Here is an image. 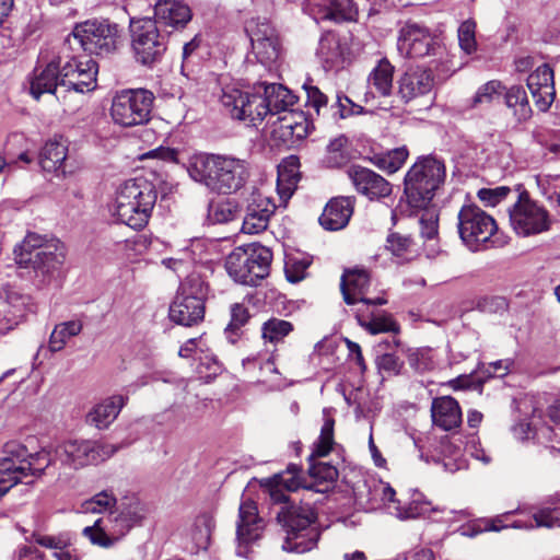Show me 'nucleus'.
Here are the masks:
<instances>
[{
	"mask_svg": "<svg viewBox=\"0 0 560 560\" xmlns=\"http://www.w3.org/2000/svg\"><path fill=\"white\" fill-rule=\"evenodd\" d=\"M296 102V96L281 84L259 83L249 89L236 84L222 88L220 103L225 112L237 120L256 126L267 115L282 114L290 110Z\"/></svg>",
	"mask_w": 560,
	"mask_h": 560,
	"instance_id": "f257e3e1",
	"label": "nucleus"
},
{
	"mask_svg": "<svg viewBox=\"0 0 560 560\" xmlns=\"http://www.w3.org/2000/svg\"><path fill=\"white\" fill-rule=\"evenodd\" d=\"M158 200L155 185L138 176L120 183L107 205L109 215L118 223L141 230L148 223Z\"/></svg>",
	"mask_w": 560,
	"mask_h": 560,
	"instance_id": "f03ea898",
	"label": "nucleus"
},
{
	"mask_svg": "<svg viewBox=\"0 0 560 560\" xmlns=\"http://www.w3.org/2000/svg\"><path fill=\"white\" fill-rule=\"evenodd\" d=\"M189 176L218 194H233L240 190L249 177L245 160L224 154H196L190 159Z\"/></svg>",
	"mask_w": 560,
	"mask_h": 560,
	"instance_id": "7ed1b4c3",
	"label": "nucleus"
},
{
	"mask_svg": "<svg viewBox=\"0 0 560 560\" xmlns=\"http://www.w3.org/2000/svg\"><path fill=\"white\" fill-rule=\"evenodd\" d=\"M15 261L20 266H32L43 284H48L60 275L66 259V246L57 238L28 233L14 248Z\"/></svg>",
	"mask_w": 560,
	"mask_h": 560,
	"instance_id": "20e7f679",
	"label": "nucleus"
},
{
	"mask_svg": "<svg viewBox=\"0 0 560 560\" xmlns=\"http://www.w3.org/2000/svg\"><path fill=\"white\" fill-rule=\"evenodd\" d=\"M445 178L444 164L432 156L418 160L407 172L404 194L411 209H422L430 205L434 191Z\"/></svg>",
	"mask_w": 560,
	"mask_h": 560,
	"instance_id": "39448f33",
	"label": "nucleus"
},
{
	"mask_svg": "<svg viewBox=\"0 0 560 560\" xmlns=\"http://www.w3.org/2000/svg\"><path fill=\"white\" fill-rule=\"evenodd\" d=\"M272 253L260 244L236 247L225 259L229 276L237 283L255 287L267 278Z\"/></svg>",
	"mask_w": 560,
	"mask_h": 560,
	"instance_id": "423d86ee",
	"label": "nucleus"
},
{
	"mask_svg": "<svg viewBox=\"0 0 560 560\" xmlns=\"http://www.w3.org/2000/svg\"><path fill=\"white\" fill-rule=\"evenodd\" d=\"M316 513L308 504L282 509L278 513V521L285 530L282 548L289 552L304 553L314 549L319 538V530L314 525Z\"/></svg>",
	"mask_w": 560,
	"mask_h": 560,
	"instance_id": "0eeeda50",
	"label": "nucleus"
},
{
	"mask_svg": "<svg viewBox=\"0 0 560 560\" xmlns=\"http://www.w3.org/2000/svg\"><path fill=\"white\" fill-rule=\"evenodd\" d=\"M457 230L463 244L470 252H479L494 245L498 225L492 215L477 205H464L457 214Z\"/></svg>",
	"mask_w": 560,
	"mask_h": 560,
	"instance_id": "6e6552de",
	"label": "nucleus"
},
{
	"mask_svg": "<svg viewBox=\"0 0 560 560\" xmlns=\"http://www.w3.org/2000/svg\"><path fill=\"white\" fill-rule=\"evenodd\" d=\"M154 95L145 89H125L115 93L109 108L115 125L124 128L149 122Z\"/></svg>",
	"mask_w": 560,
	"mask_h": 560,
	"instance_id": "1a4fd4ad",
	"label": "nucleus"
},
{
	"mask_svg": "<svg viewBox=\"0 0 560 560\" xmlns=\"http://www.w3.org/2000/svg\"><path fill=\"white\" fill-rule=\"evenodd\" d=\"M208 285L199 275H189L179 285L170 306V318L176 324L191 326L203 319Z\"/></svg>",
	"mask_w": 560,
	"mask_h": 560,
	"instance_id": "9d476101",
	"label": "nucleus"
},
{
	"mask_svg": "<svg viewBox=\"0 0 560 560\" xmlns=\"http://www.w3.org/2000/svg\"><path fill=\"white\" fill-rule=\"evenodd\" d=\"M115 451L109 444H98L88 440H68L55 447V462H58L59 468L77 470L105 460Z\"/></svg>",
	"mask_w": 560,
	"mask_h": 560,
	"instance_id": "9b49d317",
	"label": "nucleus"
},
{
	"mask_svg": "<svg viewBox=\"0 0 560 560\" xmlns=\"http://www.w3.org/2000/svg\"><path fill=\"white\" fill-rule=\"evenodd\" d=\"M510 224L518 236H533L550 229L548 211L533 200L527 192L517 194V199L509 209Z\"/></svg>",
	"mask_w": 560,
	"mask_h": 560,
	"instance_id": "f8f14e48",
	"label": "nucleus"
},
{
	"mask_svg": "<svg viewBox=\"0 0 560 560\" xmlns=\"http://www.w3.org/2000/svg\"><path fill=\"white\" fill-rule=\"evenodd\" d=\"M131 47L136 59L143 65H151L166 50V40L151 18H132L129 23Z\"/></svg>",
	"mask_w": 560,
	"mask_h": 560,
	"instance_id": "ddd939ff",
	"label": "nucleus"
},
{
	"mask_svg": "<svg viewBox=\"0 0 560 560\" xmlns=\"http://www.w3.org/2000/svg\"><path fill=\"white\" fill-rule=\"evenodd\" d=\"M72 36L90 54H109L117 48L119 28L108 20L92 19L78 23Z\"/></svg>",
	"mask_w": 560,
	"mask_h": 560,
	"instance_id": "4468645a",
	"label": "nucleus"
},
{
	"mask_svg": "<svg viewBox=\"0 0 560 560\" xmlns=\"http://www.w3.org/2000/svg\"><path fill=\"white\" fill-rule=\"evenodd\" d=\"M512 432L520 441L535 439L560 453V405L549 409L547 421L542 422L540 417L533 415L529 422L522 421L513 425Z\"/></svg>",
	"mask_w": 560,
	"mask_h": 560,
	"instance_id": "2eb2a0df",
	"label": "nucleus"
},
{
	"mask_svg": "<svg viewBox=\"0 0 560 560\" xmlns=\"http://www.w3.org/2000/svg\"><path fill=\"white\" fill-rule=\"evenodd\" d=\"M397 48L407 58L438 55L442 49L440 37L428 27L408 22L399 31Z\"/></svg>",
	"mask_w": 560,
	"mask_h": 560,
	"instance_id": "dca6fc26",
	"label": "nucleus"
},
{
	"mask_svg": "<svg viewBox=\"0 0 560 560\" xmlns=\"http://www.w3.org/2000/svg\"><path fill=\"white\" fill-rule=\"evenodd\" d=\"M245 31L257 60L268 68L276 65L282 52L276 30L267 21L252 19L246 23Z\"/></svg>",
	"mask_w": 560,
	"mask_h": 560,
	"instance_id": "f3484780",
	"label": "nucleus"
},
{
	"mask_svg": "<svg viewBox=\"0 0 560 560\" xmlns=\"http://www.w3.org/2000/svg\"><path fill=\"white\" fill-rule=\"evenodd\" d=\"M98 67L88 56L72 57L61 65L60 86L77 93H88L96 89Z\"/></svg>",
	"mask_w": 560,
	"mask_h": 560,
	"instance_id": "a211bd4d",
	"label": "nucleus"
},
{
	"mask_svg": "<svg viewBox=\"0 0 560 560\" xmlns=\"http://www.w3.org/2000/svg\"><path fill=\"white\" fill-rule=\"evenodd\" d=\"M264 527L265 523L258 514L257 504L249 499L243 500L236 522L237 556H248L249 547L261 537Z\"/></svg>",
	"mask_w": 560,
	"mask_h": 560,
	"instance_id": "6ab92c4d",
	"label": "nucleus"
},
{
	"mask_svg": "<svg viewBox=\"0 0 560 560\" xmlns=\"http://www.w3.org/2000/svg\"><path fill=\"white\" fill-rule=\"evenodd\" d=\"M129 530L128 524H125L118 513L110 511L106 516L97 518L93 525L84 527L82 535L92 545L110 548L126 536Z\"/></svg>",
	"mask_w": 560,
	"mask_h": 560,
	"instance_id": "aec40b11",
	"label": "nucleus"
},
{
	"mask_svg": "<svg viewBox=\"0 0 560 560\" xmlns=\"http://www.w3.org/2000/svg\"><path fill=\"white\" fill-rule=\"evenodd\" d=\"M421 456L427 462L442 464L444 470L451 474L465 469L467 466L460 444L455 443L447 435L440 439H430L427 451L422 452Z\"/></svg>",
	"mask_w": 560,
	"mask_h": 560,
	"instance_id": "412c9836",
	"label": "nucleus"
},
{
	"mask_svg": "<svg viewBox=\"0 0 560 560\" xmlns=\"http://www.w3.org/2000/svg\"><path fill=\"white\" fill-rule=\"evenodd\" d=\"M347 175L358 194L369 200H378L392 194V184L374 171L360 165H352Z\"/></svg>",
	"mask_w": 560,
	"mask_h": 560,
	"instance_id": "4be33fe9",
	"label": "nucleus"
},
{
	"mask_svg": "<svg viewBox=\"0 0 560 560\" xmlns=\"http://www.w3.org/2000/svg\"><path fill=\"white\" fill-rule=\"evenodd\" d=\"M303 10L314 21H353L358 10L352 0H305Z\"/></svg>",
	"mask_w": 560,
	"mask_h": 560,
	"instance_id": "5701e85b",
	"label": "nucleus"
},
{
	"mask_svg": "<svg viewBox=\"0 0 560 560\" xmlns=\"http://www.w3.org/2000/svg\"><path fill=\"white\" fill-rule=\"evenodd\" d=\"M275 201L260 189L253 191L242 224L245 234H258L265 231L276 211Z\"/></svg>",
	"mask_w": 560,
	"mask_h": 560,
	"instance_id": "b1692460",
	"label": "nucleus"
},
{
	"mask_svg": "<svg viewBox=\"0 0 560 560\" xmlns=\"http://www.w3.org/2000/svg\"><path fill=\"white\" fill-rule=\"evenodd\" d=\"M23 455L24 445L19 442L11 441L3 446L0 455V498L24 479L20 469Z\"/></svg>",
	"mask_w": 560,
	"mask_h": 560,
	"instance_id": "393cba45",
	"label": "nucleus"
},
{
	"mask_svg": "<svg viewBox=\"0 0 560 560\" xmlns=\"http://www.w3.org/2000/svg\"><path fill=\"white\" fill-rule=\"evenodd\" d=\"M527 88L536 107L548 110L556 96L553 70L546 63L537 67L527 78Z\"/></svg>",
	"mask_w": 560,
	"mask_h": 560,
	"instance_id": "a878e982",
	"label": "nucleus"
},
{
	"mask_svg": "<svg viewBox=\"0 0 560 560\" xmlns=\"http://www.w3.org/2000/svg\"><path fill=\"white\" fill-rule=\"evenodd\" d=\"M191 19V9L183 0H158L154 4L153 21L172 31L185 28Z\"/></svg>",
	"mask_w": 560,
	"mask_h": 560,
	"instance_id": "bb28decb",
	"label": "nucleus"
},
{
	"mask_svg": "<svg viewBox=\"0 0 560 560\" xmlns=\"http://www.w3.org/2000/svg\"><path fill=\"white\" fill-rule=\"evenodd\" d=\"M397 83L399 97L408 103L430 93L434 85V78L430 70L417 67L408 69Z\"/></svg>",
	"mask_w": 560,
	"mask_h": 560,
	"instance_id": "cd10ccee",
	"label": "nucleus"
},
{
	"mask_svg": "<svg viewBox=\"0 0 560 560\" xmlns=\"http://www.w3.org/2000/svg\"><path fill=\"white\" fill-rule=\"evenodd\" d=\"M369 283L370 278L368 272L364 270H350L345 272L340 283L343 301L349 305L357 302L374 305L385 304L386 300L383 298H377L374 300L365 298Z\"/></svg>",
	"mask_w": 560,
	"mask_h": 560,
	"instance_id": "c85d7f7f",
	"label": "nucleus"
},
{
	"mask_svg": "<svg viewBox=\"0 0 560 560\" xmlns=\"http://www.w3.org/2000/svg\"><path fill=\"white\" fill-rule=\"evenodd\" d=\"M353 197H336L329 200L322 215L320 225L328 231H338L347 226L353 213Z\"/></svg>",
	"mask_w": 560,
	"mask_h": 560,
	"instance_id": "c756f323",
	"label": "nucleus"
},
{
	"mask_svg": "<svg viewBox=\"0 0 560 560\" xmlns=\"http://www.w3.org/2000/svg\"><path fill=\"white\" fill-rule=\"evenodd\" d=\"M68 156V142L61 136H56L43 145L38 162L44 172L54 173L57 176L65 175V162Z\"/></svg>",
	"mask_w": 560,
	"mask_h": 560,
	"instance_id": "7c9ffc66",
	"label": "nucleus"
},
{
	"mask_svg": "<svg viewBox=\"0 0 560 560\" xmlns=\"http://www.w3.org/2000/svg\"><path fill=\"white\" fill-rule=\"evenodd\" d=\"M60 58H54L45 66L36 67L30 80V91L34 98L38 100L45 93H54L60 85Z\"/></svg>",
	"mask_w": 560,
	"mask_h": 560,
	"instance_id": "2f4dec72",
	"label": "nucleus"
},
{
	"mask_svg": "<svg viewBox=\"0 0 560 560\" xmlns=\"http://www.w3.org/2000/svg\"><path fill=\"white\" fill-rule=\"evenodd\" d=\"M381 500L387 512L399 520L416 518L428 511V503H420L416 500L402 503L396 498L395 489L388 483L381 485Z\"/></svg>",
	"mask_w": 560,
	"mask_h": 560,
	"instance_id": "473e14b6",
	"label": "nucleus"
},
{
	"mask_svg": "<svg viewBox=\"0 0 560 560\" xmlns=\"http://www.w3.org/2000/svg\"><path fill=\"white\" fill-rule=\"evenodd\" d=\"M300 180V160L296 155H290L282 160L278 166L277 192L283 206L288 203L294 194Z\"/></svg>",
	"mask_w": 560,
	"mask_h": 560,
	"instance_id": "72a5a7b5",
	"label": "nucleus"
},
{
	"mask_svg": "<svg viewBox=\"0 0 560 560\" xmlns=\"http://www.w3.org/2000/svg\"><path fill=\"white\" fill-rule=\"evenodd\" d=\"M431 417L436 427L448 431L460 424L462 410L458 402L453 397L442 396L433 399Z\"/></svg>",
	"mask_w": 560,
	"mask_h": 560,
	"instance_id": "f704fd0d",
	"label": "nucleus"
},
{
	"mask_svg": "<svg viewBox=\"0 0 560 560\" xmlns=\"http://www.w3.org/2000/svg\"><path fill=\"white\" fill-rule=\"evenodd\" d=\"M127 402L122 395L109 396L96 404L86 415V422L97 429H106L118 417Z\"/></svg>",
	"mask_w": 560,
	"mask_h": 560,
	"instance_id": "c9c22d12",
	"label": "nucleus"
},
{
	"mask_svg": "<svg viewBox=\"0 0 560 560\" xmlns=\"http://www.w3.org/2000/svg\"><path fill=\"white\" fill-rule=\"evenodd\" d=\"M308 121L302 112L288 110L277 119V131L284 140L298 141L308 135Z\"/></svg>",
	"mask_w": 560,
	"mask_h": 560,
	"instance_id": "e433bc0d",
	"label": "nucleus"
},
{
	"mask_svg": "<svg viewBox=\"0 0 560 560\" xmlns=\"http://www.w3.org/2000/svg\"><path fill=\"white\" fill-rule=\"evenodd\" d=\"M311 481L305 485V490L326 493L334 488L338 478L335 466L325 462H312L308 468Z\"/></svg>",
	"mask_w": 560,
	"mask_h": 560,
	"instance_id": "4c0bfd02",
	"label": "nucleus"
},
{
	"mask_svg": "<svg viewBox=\"0 0 560 560\" xmlns=\"http://www.w3.org/2000/svg\"><path fill=\"white\" fill-rule=\"evenodd\" d=\"M316 56L325 70H332L342 65L345 55L338 36L331 32L323 34L319 39Z\"/></svg>",
	"mask_w": 560,
	"mask_h": 560,
	"instance_id": "58836bf2",
	"label": "nucleus"
},
{
	"mask_svg": "<svg viewBox=\"0 0 560 560\" xmlns=\"http://www.w3.org/2000/svg\"><path fill=\"white\" fill-rule=\"evenodd\" d=\"M23 477L40 475L49 466H59L58 462H55V448L46 450L31 454L24 446V455L20 458Z\"/></svg>",
	"mask_w": 560,
	"mask_h": 560,
	"instance_id": "ea45409f",
	"label": "nucleus"
},
{
	"mask_svg": "<svg viewBox=\"0 0 560 560\" xmlns=\"http://www.w3.org/2000/svg\"><path fill=\"white\" fill-rule=\"evenodd\" d=\"M394 66L386 59H381L369 74L371 89L381 96H388L393 91Z\"/></svg>",
	"mask_w": 560,
	"mask_h": 560,
	"instance_id": "a19ab883",
	"label": "nucleus"
},
{
	"mask_svg": "<svg viewBox=\"0 0 560 560\" xmlns=\"http://www.w3.org/2000/svg\"><path fill=\"white\" fill-rule=\"evenodd\" d=\"M82 328L83 323L80 319H72L56 325L49 337V350L52 352L61 351L72 337L78 336L82 331Z\"/></svg>",
	"mask_w": 560,
	"mask_h": 560,
	"instance_id": "79ce46f5",
	"label": "nucleus"
},
{
	"mask_svg": "<svg viewBox=\"0 0 560 560\" xmlns=\"http://www.w3.org/2000/svg\"><path fill=\"white\" fill-rule=\"evenodd\" d=\"M324 417V423L320 429V434L317 439V441L314 443L312 453H311V459L314 458H320L327 456L335 445L334 440V427H335V420L329 415V411L327 409H324L323 411Z\"/></svg>",
	"mask_w": 560,
	"mask_h": 560,
	"instance_id": "37998d69",
	"label": "nucleus"
},
{
	"mask_svg": "<svg viewBox=\"0 0 560 560\" xmlns=\"http://www.w3.org/2000/svg\"><path fill=\"white\" fill-rule=\"evenodd\" d=\"M513 526L518 529H532L535 527H560V506L542 508L533 514V518L523 522L517 520Z\"/></svg>",
	"mask_w": 560,
	"mask_h": 560,
	"instance_id": "c03bdc74",
	"label": "nucleus"
},
{
	"mask_svg": "<svg viewBox=\"0 0 560 560\" xmlns=\"http://www.w3.org/2000/svg\"><path fill=\"white\" fill-rule=\"evenodd\" d=\"M505 104L513 109L518 120H526L532 115V108L527 100V94L522 86H511L505 92Z\"/></svg>",
	"mask_w": 560,
	"mask_h": 560,
	"instance_id": "a18cd8bd",
	"label": "nucleus"
},
{
	"mask_svg": "<svg viewBox=\"0 0 560 560\" xmlns=\"http://www.w3.org/2000/svg\"><path fill=\"white\" fill-rule=\"evenodd\" d=\"M116 512L125 524H128V528L131 529L144 518L147 509L138 498L132 497L122 501Z\"/></svg>",
	"mask_w": 560,
	"mask_h": 560,
	"instance_id": "49530a36",
	"label": "nucleus"
},
{
	"mask_svg": "<svg viewBox=\"0 0 560 560\" xmlns=\"http://www.w3.org/2000/svg\"><path fill=\"white\" fill-rule=\"evenodd\" d=\"M358 320L360 326L368 330L371 335L399 332V325L393 319L390 315L387 314L375 315L370 319H364L358 316Z\"/></svg>",
	"mask_w": 560,
	"mask_h": 560,
	"instance_id": "de8ad7c7",
	"label": "nucleus"
},
{
	"mask_svg": "<svg viewBox=\"0 0 560 560\" xmlns=\"http://www.w3.org/2000/svg\"><path fill=\"white\" fill-rule=\"evenodd\" d=\"M511 515V512H506L493 518H480L477 523L471 525V530L463 528L462 534L464 536L474 537L483 532H500L503 528L513 527L514 521L511 524H506L505 521Z\"/></svg>",
	"mask_w": 560,
	"mask_h": 560,
	"instance_id": "09e8293b",
	"label": "nucleus"
},
{
	"mask_svg": "<svg viewBox=\"0 0 560 560\" xmlns=\"http://www.w3.org/2000/svg\"><path fill=\"white\" fill-rule=\"evenodd\" d=\"M237 206L228 199L213 201L208 208V219L211 223H228L235 219Z\"/></svg>",
	"mask_w": 560,
	"mask_h": 560,
	"instance_id": "8fccbe9b",
	"label": "nucleus"
},
{
	"mask_svg": "<svg viewBox=\"0 0 560 560\" xmlns=\"http://www.w3.org/2000/svg\"><path fill=\"white\" fill-rule=\"evenodd\" d=\"M117 500L114 494L109 491H102L96 493L89 500H85L81 504V512L85 514H100L112 511V509L116 505Z\"/></svg>",
	"mask_w": 560,
	"mask_h": 560,
	"instance_id": "3c124183",
	"label": "nucleus"
},
{
	"mask_svg": "<svg viewBox=\"0 0 560 560\" xmlns=\"http://www.w3.org/2000/svg\"><path fill=\"white\" fill-rule=\"evenodd\" d=\"M409 152L406 147L396 148L376 156V166L389 174L397 172L406 162Z\"/></svg>",
	"mask_w": 560,
	"mask_h": 560,
	"instance_id": "603ef678",
	"label": "nucleus"
},
{
	"mask_svg": "<svg viewBox=\"0 0 560 560\" xmlns=\"http://www.w3.org/2000/svg\"><path fill=\"white\" fill-rule=\"evenodd\" d=\"M293 330V326L290 322L271 318L264 323L261 327V335L264 340L271 343H277Z\"/></svg>",
	"mask_w": 560,
	"mask_h": 560,
	"instance_id": "864d4df0",
	"label": "nucleus"
},
{
	"mask_svg": "<svg viewBox=\"0 0 560 560\" xmlns=\"http://www.w3.org/2000/svg\"><path fill=\"white\" fill-rule=\"evenodd\" d=\"M311 265V259L301 255L288 256L284 264V272L288 281L292 283L300 282L306 277V270Z\"/></svg>",
	"mask_w": 560,
	"mask_h": 560,
	"instance_id": "5fc2aeb1",
	"label": "nucleus"
},
{
	"mask_svg": "<svg viewBox=\"0 0 560 560\" xmlns=\"http://www.w3.org/2000/svg\"><path fill=\"white\" fill-rule=\"evenodd\" d=\"M517 191L508 186H498L493 188H481L477 192V197L486 207H495L510 196H517Z\"/></svg>",
	"mask_w": 560,
	"mask_h": 560,
	"instance_id": "6e6d98bb",
	"label": "nucleus"
},
{
	"mask_svg": "<svg viewBox=\"0 0 560 560\" xmlns=\"http://www.w3.org/2000/svg\"><path fill=\"white\" fill-rule=\"evenodd\" d=\"M503 85L500 81L491 80L481 85L472 97V106L488 105L499 100L503 93Z\"/></svg>",
	"mask_w": 560,
	"mask_h": 560,
	"instance_id": "4d7b16f0",
	"label": "nucleus"
},
{
	"mask_svg": "<svg viewBox=\"0 0 560 560\" xmlns=\"http://www.w3.org/2000/svg\"><path fill=\"white\" fill-rule=\"evenodd\" d=\"M347 139L343 137L334 139L327 145V153L325 156V164L328 167H340L348 161V155L345 151Z\"/></svg>",
	"mask_w": 560,
	"mask_h": 560,
	"instance_id": "13d9d810",
	"label": "nucleus"
},
{
	"mask_svg": "<svg viewBox=\"0 0 560 560\" xmlns=\"http://www.w3.org/2000/svg\"><path fill=\"white\" fill-rule=\"evenodd\" d=\"M459 47L467 55L472 54L477 49L476 42V23L472 20L464 21L457 31Z\"/></svg>",
	"mask_w": 560,
	"mask_h": 560,
	"instance_id": "bf43d9fd",
	"label": "nucleus"
},
{
	"mask_svg": "<svg viewBox=\"0 0 560 560\" xmlns=\"http://www.w3.org/2000/svg\"><path fill=\"white\" fill-rule=\"evenodd\" d=\"M420 210L422 211L419 218L421 236L432 240L439 233V214L435 209L428 208V206Z\"/></svg>",
	"mask_w": 560,
	"mask_h": 560,
	"instance_id": "052dcab7",
	"label": "nucleus"
},
{
	"mask_svg": "<svg viewBox=\"0 0 560 560\" xmlns=\"http://www.w3.org/2000/svg\"><path fill=\"white\" fill-rule=\"evenodd\" d=\"M211 534V522L207 517H201L196 521L194 526L190 528V537L195 544V548L206 549L209 545Z\"/></svg>",
	"mask_w": 560,
	"mask_h": 560,
	"instance_id": "680f3d73",
	"label": "nucleus"
},
{
	"mask_svg": "<svg viewBox=\"0 0 560 560\" xmlns=\"http://www.w3.org/2000/svg\"><path fill=\"white\" fill-rule=\"evenodd\" d=\"M409 364L416 371L423 373L433 370L436 361L431 349H418L409 354Z\"/></svg>",
	"mask_w": 560,
	"mask_h": 560,
	"instance_id": "e2e57ef3",
	"label": "nucleus"
},
{
	"mask_svg": "<svg viewBox=\"0 0 560 560\" xmlns=\"http://www.w3.org/2000/svg\"><path fill=\"white\" fill-rule=\"evenodd\" d=\"M537 185L547 199L556 200L560 205V175H538Z\"/></svg>",
	"mask_w": 560,
	"mask_h": 560,
	"instance_id": "0e129e2a",
	"label": "nucleus"
},
{
	"mask_svg": "<svg viewBox=\"0 0 560 560\" xmlns=\"http://www.w3.org/2000/svg\"><path fill=\"white\" fill-rule=\"evenodd\" d=\"M198 360L199 363L196 366V372L203 382L209 383L221 373L222 366L212 355H200Z\"/></svg>",
	"mask_w": 560,
	"mask_h": 560,
	"instance_id": "69168bd1",
	"label": "nucleus"
},
{
	"mask_svg": "<svg viewBox=\"0 0 560 560\" xmlns=\"http://www.w3.org/2000/svg\"><path fill=\"white\" fill-rule=\"evenodd\" d=\"M299 472L300 469L296 465H290L287 471L275 476L277 486L288 491H296L300 488L305 489V485L302 483Z\"/></svg>",
	"mask_w": 560,
	"mask_h": 560,
	"instance_id": "338daca9",
	"label": "nucleus"
},
{
	"mask_svg": "<svg viewBox=\"0 0 560 560\" xmlns=\"http://www.w3.org/2000/svg\"><path fill=\"white\" fill-rule=\"evenodd\" d=\"M387 249L397 257H402L411 252L412 240L409 236L392 233L387 237Z\"/></svg>",
	"mask_w": 560,
	"mask_h": 560,
	"instance_id": "774afa93",
	"label": "nucleus"
}]
</instances>
